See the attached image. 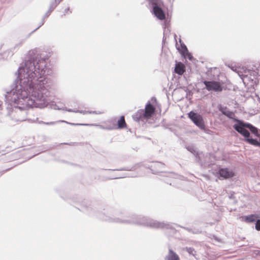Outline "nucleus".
<instances>
[{
	"label": "nucleus",
	"instance_id": "f257e3e1",
	"mask_svg": "<svg viewBox=\"0 0 260 260\" xmlns=\"http://www.w3.org/2000/svg\"><path fill=\"white\" fill-rule=\"evenodd\" d=\"M48 55L39 49L29 50L24 66L9 89H5V105L8 114L16 121L27 119V107L43 108L50 101L51 88L47 67Z\"/></svg>",
	"mask_w": 260,
	"mask_h": 260
},
{
	"label": "nucleus",
	"instance_id": "f03ea898",
	"mask_svg": "<svg viewBox=\"0 0 260 260\" xmlns=\"http://www.w3.org/2000/svg\"><path fill=\"white\" fill-rule=\"evenodd\" d=\"M120 214L121 212L118 210L109 209L107 213L98 212L96 216L101 219L109 222L124 223L150 228H173L172 224L167 222H159L149 217L142 215L135 216L129 219H121L116 217Z\"/></svg>",
	"mask_w": 260,
	"mask_h": 260
},
{
	"label": "nucleus",
	"instance_id": "7ed1b4c3",
	"mask_svg": "<svg viewBox=\"0 0 260 260\" xmlns=\"http://www.w3.org/2000/svg\"><path fill=\"white\" fill-rule=\"evenodd\" d=\"M259 64L258 63L245 62V88L247 90L245 94L247 96L255 98L254 93L256 85V78L258 75Z\"/></svg>",
	"mask_w": 260,
	"mask_h": 260
},
{
	"label": "nucleus",
	"instance_id": "20e7f679",
	"mask_svg": "<svg viewBox=\"0 0 260 260\" xmlns=\"http://www.w3.org/2000/svg\"><path fill=\"white\" fill-rule=\"evenodd\" d=\"M155 112V108L148 101L145 105V109H140L132 116L133 120L137 122L147 120L152 117Z\"/></svg>",
	"mask_w": 260,
	"mask_h": 260
},
{
	"label": "nucleus",
	"instance_id": "39448f33",
	"mask_svg": "<svg viewBox=\"0 0 260 260\" xmlns=\"http://www.w3.org/2000/svg\"><path fill=\"white\" fill-rule=\"evenodd\" d=\"M151 8V13L158 19L165 20L166 18V11L163 2L161 0H148Z\"/></svg>",
	"mask_w": 260,
	"mask_h": 260
},
{
	"label": "nucleus",
	"instance_id": "423d86ee",
	"mask_svg": "<svg viewBox=\"0 0 260 260\" xmlns=\"http://www.w3.org/2000/svg\"><path fill=\"white\" fill-rule=\"evenodd\" d=\"M245 106L246 107V111L245 110V116L248 114L249 116H253L260 112V106L254 98L247 96L245 94Z\"/></svg>",
	"mask_w": 260,
	"mask_h": 260
},
{
	"label": "nucleus",
	"instance_id": "0eeeda50",
	"mask_svg": "<svg viewBox=\"0 0 260 260\" xmlns=\"http://www.w3.org/2000/svg\"><path fill=\"white\" fill-rule=\"evenodd\" d=\"M187 116L200 129L206 134H210L211 131L206 127L205 120L202 115L194 111H191L187 113Z\"/></svg>",
	"mask_w": 260,
	"mask_h": 260
},
{
	"label": "nucleus",
	"instance_id": "6e6552de",
	"mask_svg": "<svg viewBox=\"0 0 260 260\" xmlns=\"http://www.w3.org/2000/svg\"><path fill=\"white\" fill-rule=\"evenodd\" d=\"M202 82L205 86V88L209 91L221 92L223 89L222 85L219 82L214 80H204Z\"/></svg>",
	"mask_w": 260,
	"mask_h": 260
},
{
	"label": "nucleus",
	"instance_id": "1a4fd4ad",
	"mask_svg": "<svg viewBox=\"0 0 260 260\" xmlns=\"http://www.w3.org/2000/svg\"><path fill=\"white\" fill-rule=\"evenodd\" d=\"M165 165L164 163L159 161H153L150 165H145V167L149 169L152 173L156 174L162 172V169L164 168Z\"/></svg>",
	"mask_w": 260,
	"mask_h": 260
},
{
	"label": "nucleus",
	"instance_id": "9d476101",
	"mask_svg": "<svg viewBox=\"0 0 260 260\" xmlns=\"http://www.w3.org/2000/svg\"><path fill=\"white\" fill-rule=\"evenodd\" d=\"M245 222L254 223V228H260V216L258 214H252L245 216Z\"/></svg>",
	"mask_w": 260,
	"mask_h": 260
},
{
	"label": "nucleus",
	"instance_id": "9b49d317",
	"mask_svg": "<svg viewBox=\"0 0 260 260\" xmlns=\"http://www.w3.org/2000/svg\"><path fill=\"white\" fill-rule=\"evenodd\" d=\"M225 65L231 69L232 71L237 73L244 83L243 67H242L241 68L240 67H237L234 63L232 62H225Z\"/></svg>",
	"mask_w": 260,
	"mask_h": 260
},
{
	"label": "nucleus",
	"instance_id": "f8f14e48",
	"mask_svg": "<svg viewBox=\"0 0 260 260\" xmlns=\"http://www.w3.org/2000/svg\"><path fill=\"white\" fill-rule=\"evenodd\" d=\"M257 138H253L250 137L249 132L245 129V141L247 142L250 144L260 147V136L259 134L256 136Z\"/></svg>",
	"mask_w": 260,
	"mask_h": 260
},
{
	"label": "nucleus",
	"instance_id": "ddd939ff",
	"mask_svg": "<svg viewBox=\"0 0 260 260\" xmlns=\"http://www.w3.org/2000/svg\"><path fill=\"white\" fill-rule=\"evenodd\" d=\"M219 177L223 179H229L234 176V172L228 168H221L218 171Z\"/></svg>",
	"mask_w": 260,
	"mask_h": 260
},
{
	"label": "nucleus",
	"instance_id": "4468645a",
	"mask_svg": "<svg viewBox=\"0 0 260 260\" xmlns=\"http://www.w3.org/2000/svg\"><path fill=\"white\" fill-rule=\"evenodd\" d=\"M251 246L245 243V254L248 253V256H251L252 257H255L257 256H260V251L254 249H251Z\"/></svg>",
	"mask_w": 260,
	"mask_h": 260
},
{
	"label": "nucleus",
	"instance_id": "2eb2a0df",
	"mask_svg": "<svg viewBox=\"0 0 260 260\" xmlns=\"http://www.w3.org/2000/svg\"><path fill=\"white\" fill-rule=\"evenodd\" d=\"M236 123L233 125L234 129L244 136V121L242 120H235Z\"/></svg>",
	"mask_w": 260,
	"mask_h": 260
},
{
	"label": "nucleus",
	"instance_id": "dca6fc26",
	"mask_svg": "<svg viewBox=\"0 0 260 260\" xmlns=\"http://www.w3.org/2000/svg\"><path fill=\"white\" fill-rule=\"evenodd\" d=\"M245 129L247 130L255 136H258V129L251 123L245 122Z\"/></svg>",
	"mask_w": 260,
	"mask_h": 260
},
{
	"label": "nucleus",
	"instance_id": "f3484780",
	"mask_svg": "<svg viewBox=\"0 0 260 260\" xmlns=\"http://www.w3.org/2000/svg\"><path fill=\"white\" fill-rule=\"evenodd\" d=\"M165 260H180L178 255L171 249H169L168 254L165 257Z\"/></svg>",
	"mask_w": 260,
	"mask_h": 260
},
{
	"label": "nucleus",
	"instance_id": "a211bd4d",
	"mask_svg": "<svg viewBox=\"0 0 260 260\" xmlns=\"http://www.w3.org/2000/svg\"><path fill=\"white\" fill-rule=\"evenodd\" d=\"M175 72L179 75H182L185 72L184 66L183 64L180 62L176 63L175 67Z\"/></svg>",
	"mask_w": 260,
	"mask_h": 260
},
{
	"label": "nucleus",
	"instance_id": "6ab92c4d",
	"mask_svg": "<svg viewBox=\"0 0 260 260\" xmlns=\"http://www.w3.org/2000/svg\"><path fill=\"white\" fill-rule=\"evenodd\" d=\"M85 126H96L99 127V128L102 129H107V130H112L116 128V126L115 125H114L113 126H104V125L95 124V123H91L88 124L87 123V124H85Z\"/></svg>",
	"mask_w": 260,
	"mask_h": 260
},
{
	"label": "nucleus",
	"instance_id": "aec40b11",
	"mask_svg": "<svg viewBox=\"0 0 260 260\" xmlns=\"http://www.w3.org/2000/svg\"><path fill=\"white\" fill-rule=\"evenodd\" d=\"M142 165L141 163H139V164H135V165H134L131 168L127 167H124V168H120L119 169L113 170V171H135L136 169H137L138 168H139L140 167H141Z\"/></svg>",
	"mask_w": 260,
	"mask_h": 260
},
{
	"label": "nucleus",
	"instance_id": "412c9836",
	"mask_svg": "<svg viewBox=\"0 0 260 260\" xmlns=\"http://www.w3.org/2000/svg\"><path fill=\"white\" fill-rule=\"evenodd\" d=\"M126 126V122L124 116H121L117 121V128H123Z\"/></svg>",
	"mask_w": 260,
	"mask_h": 260
},
{
	"label": "nucleus",
	"instance_id": "4be33fe9",
	"mask_svg": "<svg viewBox=\"0 0 260 260\" xmlns=\"http://www.w3.org/2000/svg\"><path fill=\"white\" fill-rule=\"evenodd\" d=\"M80 211L85 212L86 213L90 214V211L92 210V208L90 207V205H87L84 203L81 205V208L79 209Z\"/></svg>",
	"mask_w": 260,
	"mask_h": 260
},
{
	"label": "nucleus",
	"instance_id": "5701e85b",
	"mask_svg": "<svg viewBox=\"0 0 260 260\" xmlns=\"http://www.w3.org/2000/svg\"><path fill=\"white\" fill-rule=\"evenodd\" d=\"M179 42L180 43L181 49L179 50L182 55H185L186 52H188V50L186 46L182 42L181 39H179Z\"/></svg>",
	"mask_w": 260,
	"mask_h": 260
},
{
	"label": "nucleus",
	"instance_id": "b1692460",
	"mask_svg": "<svg viewBox=\"0 0 260 260\" xmlns=\"http://www.w3.org/2000/svg\"><path fill=\"white\" fill-rule=\"evenodd\" d=\"M225 116L229 118L232 119L233 121L238 120V119L235 117V114L233 112L228 110V112L224 114Z\"/></svg>",
	"mask_w": 260,
	"mask_h": 260
},
{
	"label": "nucleus",
	"instance_id": "393cba45",
	"mask_svg": "<svg viewBox=\"0 0 260 260\" xmlns=\"http://www.w3.org/2000/svg\"><path fill=\"white\" fill-rule=\"evenodd\" d=\"M183 250L187 252L190 255L194 256L196 255V251L192 247H185L183 248Z\"/></svg>",
	"mask_w": 260,
	"mask_h": 260
},
{
	"label": "nucleus",
	"instance_id": "a878e982",
	"mask_svg": "<svg viewBox=\"0 0 260 260\" xmlns=\"http://www.w3.org/2000/svg\"><path fill=\"white\" fill-rule=\"evenodd\" d=\"M58 110H62L63 111H68L69 112H74V113H79L80 110H77V109H70L67 108V107H62V108H59L57 107V108Z\"/></svg>",
	"mask_w": 260,
	"mask_h": 260
},
{
	"label": "nucleus",
	"instance_id": "bb28decb",
	"mask_svg": "<svg viewBox=\"0 0 260 260\" xmlns=\"http://www.w3.org/2000/svg\"><path fill=\"white\" fill-rule=\"evenodd\" d=\"M218 109L224 115L225 114V113L228 112V111L229 110L226 107L223 106L221 105H219L218 106Z\"/></svg>",
	"mask_w": 260,
	"mask_h": 260
},
{
	"label": "nucleus",
	"instance_id": "cd10ccee",
	"mask_svg": "<svg viewBox=\"0 0 260 260\" xmlns=\"http://www.w3.org/2000/svg\"><path fill=\"white\" fill-rule=\"evenodd\" d=\"M188 233L192 234H199L202 232L199 229H185Z\"/></svg>",
	"mask_w": 260,
	"mask_h": 260
},
{
	"label": "nucleus",
	"instance_id": "c85d7f7f",
	"mask_svg": "<svg viewBox=\"0 0 260 260\" xmlns=\"http://www.w3.org/2000/svg\"><path fill=\"white\" fill-rule=\"evenodd\" d=\"M57 3L56 2V0H54L53 2H52L50 4L49 10H50V12H52L57 6Z\"/></svg>",
	"mask_w": 260,
	"mask_h": 260
},
{
	"label": "nucleus",
	"instance_id": "c756f323",
	"mask_svg": "<svg viewBox=\"0 0 260 260\" xmlns=\"http://www.w3.org/2000/svg\"><path fill=\"white\" fill-rule=\"evenodd\" d=\"M184 57L188 58L189 60L192 61L193 59V57L189 51L186 52L185 55H182Z\"/></svg>",
	"mask_w": 260,
	"mask_h": 260
},
{
	"label": "nucleus",
	"instance_id": "7c9ffc66",
	"mask_svg": "<svg viewBox=\"0 0 260 260\" xmlns=\"http://www.w3.org/2000/svg\"><path fill=\"white\" fill-rule=\"evenodd\" d=\"M59 122H66V123H67L68 124H69L72 125H85V124H87V123H71V122H68L67 121H66L64 120H60Z\"/></svg>",
	"mask_w": 260,
	"mask_h": 260
},
{
	"label": "nucleus",
	"instance_id": "2f4dec72",
	"mask_svg": "<svg viewBox=\"0 0 260 260\" xmlns=\"http://www.w3.org/2000/svg\"><path fill=\"white\" fill-rule=\"evenodd\" d=\"M44 22H45V20H44V19H42V21H41V23H40V24H39V25L38 26V27L37 28H36L34 30H33V31L31 32V34H32L34 32H35V31H36L38 29H39V28H40L42 25H43L44 24Z\"/></svg>",
	"mask_w": 260,
	"mask_h": 260
},
{
	"label": "nucleus",
	"instance_id": "473e14b6",
	"mask_svg": "<svg viewBox=\"0 0 260 260\" xmlns=\"http://www.w3.org/2000/svg\"><path fill=\"white\" fill-rule=\"evenodd\" d=\"M88 114H101L103 113L101 112L100 111H87Z\"/></svg>",
	"mask_w": 260,
	"mask_h": 260
},
{
	"label": "nucleus",
	"instance_id": "72a5a7b5",
	"mask_svg": "<svg viewBox=\"0 0 260 260\" xmlns=\"http://www.w3.org/2000/svg\"><path fill=\"white\" fill-rule=\"evenodd\" d=\"M39 123H44V124H46L47 125H53L55 123H56V122H44L42 121H39Z\"/></svg>",
	"mask_w": 260,
	"mask_h": 260
},
{
	"label": "nucleus",
	"instance_id": "f704fd0d",
	"mask_svg": "<svg viewBox=\"0 0 260 260\" xmlns=\"http://www.w3.org/2000/svg\"><path fill=\"white\" fill-rule=\"evenodd\" d=\"M51 12H50V10H48V11L45 13V14L44 15V16H43V18H42V19H44V20H45V19L46 18L48 17L50 15V14Z\"/></svg>",
	"mask_w": 260,
	"mask_h": 260
},
{
	"label": "nucleus",
	"instance_id": "c9c22d12",
	"mask_svg": "<svg viewBox=\"0 0 260 260\" xmlns=\"http://www.w3.org/2000/svg\"><path fill=\"white\" fill-rule=\"evenodd\" d=\"M124 177L118 175H116L113 176L112 177L110 178L111 179H118V178H123Z\"/></svg>",
	"mask_w": 260,
	"mask_h": 260
},
{
	"label": "nucleus",
	"instance_id": "e433bc0d",
	"mask_svg": "<svg viewBox=\"0 0 260 260\" xmlns=\"http://www.w3.org/2000/svg\"><path fill=\"white\" fill-rule=\"evenodd\" d=\"M151 101L152 102V104H156V102H157V100L156 99V98H155L154 96H153L151 98Z\"/></svg>",
	"mask_w": 260,
	"mask_h": 260
},
{
	"label": "nucleus",
	"instance_id": "4c0bfd02",
	"mask_svg": "<svg viewBox=\"0 0 260 260\" xmlns=\"http://www.w3.org/2000/svg\"><path fill=\"white\" fill-rule=\"evenodd\" d=\"M69 12L70 13H71L72 12L70 11V9L69 7L66 8L64 10V15H66V14L68 13V12Z\"/></svg>",
	"mask_w": 260,
	"mask_h": 260
},
{
	"label": "nucleus",
	"instance_id": "58836bf2",
	"mask_svg": "<svg viewBox=\"0 0 260 260\" xmlns=\"http://www.w3.org/2000/svg\"><path fill=\"white\" fill-rule=\"evenodd\" d=\"M254 96H255L254 98L255 99V101L256 102L259 101L260 102V98H259V97L256 93H254Z\"/></svg>",
	"mask_w": 260,
	"mask_h": 260
},
{
	"label": "nucleus",
	"instance_id": "ea45409f",
	"mask_svg": "<svg viewBox=\"0 0 260 260\" xmlns=\"http://www.w3.org/2000/svg\"><path fill=\"white\" fill-rule=\"evenodd\" d=\"M79 113L82 114L83 115H85L88 114L87 111L86 110H80Z\"/></svg>",
	"mask_w": 260,
	"mask_h": 260
},
{
	"label": "nucleus",
	"instance_id": "a19ab883",
	"mask_svg": "<svg viewBox=\"0 0 260 260\" xmlns=\"http://www.w3.org/2000/svg\"><path fill=\"white\" fill-rule=\"evenodd\" d=\"M3 102L1 101H0V110H2V107H3Z\"/></svg>",
	"mask_w": 260,
	"mask_h": 260
},
{
	"label": "nucleus",
	"instance_id": "79ce46f5",
	"mask_svg": "<svg viewBox=\"0 0 260 260\" xmlns=\"http://www.w3.org/2000/svg\"><path fill=\"white\" fill-rule=\"evenodd\" d=\"M213 237L216 241H219V239L217 237L213 236Z\"/></svg>",
	"mask_w": 260,
	"mask_h": 260
},
{
	"label": "nucleus",
	"instance_id": "37998d69",
	"mask_svg": "<svg viewBox=\"0 0 260 260\" xmlns=\"http://www.w3.org/2000/svg\"><path fill=\"white\" fill-rule=\"evenodd\" d=\"M240 218H242V220H243V219H244V217L243 216H241V217H240Z\"/></svg>",
	"mask_w": 260,
	"mask_h": 260
},
{
	"label": "nucleus",
	"instance_id": "c03bdc74",
	"mask_svg": "<svg viewBox=\"0 0 260 260\" xmlns=\"http://www.w3.org/2000/svg\"><path fill=\"white\" fill-rule=\"evenodd\" d=\"M255 230L257 231H260V229L259 228H257V229H255Z\"/></svg>",
	"mask_w": 260,
	"mask_h": 260
},
{
	"label": "nucleus",
	"instance_id": "a18cd8bd",
	"mask_svg": "<svg viewBox=\"0 0 260 260\" xmlns=\"http://www.w3.org/2000/svg\"><path fill=\"white\" fill-rule=\"evenodd\" d=\"M61 1V0H58V3H57V4H58L59 3H60Z\"/></svg>",
	"mask_w": 260,
	"mask_h": 260
},
{
	"label": "nucleus",
	"instance_id": "49530a36",
	"mask_svg": "<svg viewBox=\"0 0 260 260\" xmlns=\"http://www.w3.org/2000/svg\"><path fill=\"white\" fill-rule=\"evenodd\" d=\"M176 37H177L176 35V34H175V35H174V38H175V39H176Z\"/></svg>",
	"mask_w": 260,
	"mask_h": 260
},
{
	"label": "nucleus",
	"instance_id": "de8ad7c7",
	"mask_svg": "<svg viewBox=\"0 0 260 260\" xmlns=\"http://www.w3.org/2000/svg\"><path fill=\"white\" fill-rule=\"evenodd\" d=\"M180 228H184V227L182 226H180Z\"/></svg>",
	"mask_w": 260,
	"mask_h": 260
}]
</instances>
